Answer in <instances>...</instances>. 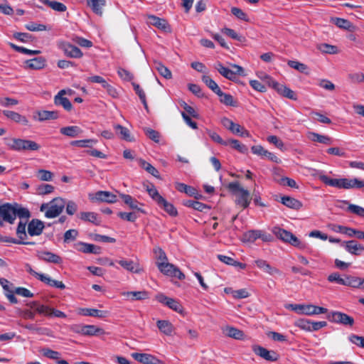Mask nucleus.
I'll return each mask as SVG.
<instances>
[{
	"instance_id": "1",
	"label": "nucleus",
	"mask_w": 364,
	"mask_h": 364,
	"mask_svg": "<svg viewBox=\"0 0 364 364\" xmlns=\"http://www.w3.org/2000/svg\"><path fill=\"white\" fill-rule=\"evenodd\" d=\"M319 179L326 185L338 188H361L364 187V181L358 178H331L326 175H321Z\"/></svg>"
},
{
	"instance_id": "2",
	"label": "nucleus",
	"mask_w": 364,
	"mask_h": 364,
	"mask_svg": "<svg viewBox=\"0 0 364 364\" xmlns=\"http://www.w3.org/2000/svg\"><path fill=\"white\" fill-rule=\"evenodd\" d=\"M4 141L9 149L16 151H38L41 148L38 143L28 139L5 137Z\"/></svg>"
},
{
	"instance_id": "3",
	"label": "nucleus",
	"mask_w": 364,
	"mask_h": 364,
	"mask_svg": "<svg viewBox=\"0 0 364 364\" xmlns=\"http://www.w3.org/2000/svg\"><path fill=\"white\" fill-rule=\"evenodd\" d=\"M65 201L62 198H53L50 203H43L40 207L41 212H45V216L48 218L58 217L63 210Z\"/></svg>"
},
{
	"instance_id": "4",
	"label": "nucleus",
	"mask_w": 364,
	"mask_h": 364,
	"mask_svg": "<svg viewBox=\"0 0 364 364\" xmlns=\"http://www.w3.org/2000/svg\"><path fill=\"white\" fill-rule=\"evenodd\" d=\"M272 231L278 238L283 240L284 242H289L291 245L300 249H305L306 247V243L300 241L291 232L284 229H282L279 227H274Z\"/></svg>"
},
{
	"instance_id": "5",
	"label": "nucleus",
	"mask_w": 364,
	"mask_h": 364,
	"mask_svg": "<svg viewBox=\"0 0 364 364\" xmlns=\"http://www.w3.org/2000/svg\"><path fill=\"white\" fill-rule=\"evenodd\" d=\"M230 191L233 193H239L236 203L241 205L243 208L249 206L250 203V193L240 186L238 182H231L228 186Z\"/></svg>"
},
{
	"instance_id": "6",
	"label": "nucleus",
	"mask_w": 364,
	"mask_h": 364,
	"mask_svg": "<svg viewBox=\"0 0 364 364\" xmlns=\"http://www.w3.org/2000/svg\"><path fill=\"white\" fill-rule=\"evenodd\" d=\"M15 203H6L0 205V226H3L4 223L14 224L16 220L15 217Z\"/></svg>"
},
{
	"instance_id": "7",
	"label": "nucleus",
	"mask_w": 364,
	"mask_h": 364,
	"mask_svg": "<svg viewBox=\"0 0 364 364\" xmlns=\"http://www.w3.org/2000/svg\"><path fill=\"white\" fill-rule=\"evenodd\" d=\"M157 267L159 271L165 275L176 277L180 280L185 279V274L182 273L180 269L173 264L166 262H158L156 263Z\"/></svg>"
},
{
	"instance_id": "8",
	"label": "nucleus",
	"mask_w": 364,
	"mask_h": 364,
	"mask_svg": "<svg viewBox=\"0 0 364 364\" xmlns=\"http://www.w3.org/2000/svg\"><path fill=\"white\" fill-rule=\"evenodd\" d=\"M58 48L63 50L65 55L71 58H80L82 57L83 53L81 50L77 46L71 44L70 43L60 41L57 43Z\"/></svg>"
},
{
	"instance_id": "9",
	"label": "nucleus",
	"mask_w": 364,
	"mask_h": 364,
	"mask_svg": "<svg viewBox=\"0 0 364 364\" xmlns=\"http://www.w3.org/2000/svg\"><path fill=\"white\" fill-rule=\"evenodd\" d=\"M327 318L332 323L352 326L354 324V318L348 314L341 311H332L327 315Z\"/></svg>"
},
{
	"instance_id": "10",
	"label": "nucleus",
	"mask_w": 364,
	"mask_h": 364,
	"mask_svg": "<svg viewBox=\"0 0 364 364\" xmlns=\"http://www.w3.org/2000/svg\"><path fill=\"white\" fill-rule=\"evenodd\" d=\"M115 262L129 272L139 274L143 272V268L141 267L138 261H134L125 257H119Z\"/></svg>"
},
{
	"instance_id": "11",
	"label": "nucleus",
	"mask_w": 364,
	"mask_h": 364,
	"mask_svg": "<svg viewBox=\"0 0 364 364\" xmlns=\"http://www.w3.org/2000/svg\"><path fill=\"white\" fill-rule=\"evenodd\" d=\"M156 299L159 302L167 306L168 308L175 311L176 312L180 314L183 313V308L178 301L168 297L164 294H157L156 296Z\"/></svg>"
},
{
	"instance_id": "12",
	"label": "nucleus",
	"mask_w": 364,
	"mask_h": 364,
	"mask_svg": "<svg viewBox=\"0 0 364 364\" xmlns=\"http://www.w3.org/2000/svg\"><path fill=\"white\" fill-rule=\"evenodd\" d=\"M251 151L254 154L259 156L262 158H267L269 161L277 164L281 163V160L274 154L266 150L261 145L252 146Z\"/></svg>"
},
{
	"instance_id": "13",
	"label": "nucleus",
	"mask_w": 364,
	"mask_h": 364,
	"mask_svg": "<svg viewBox=\"0 0 364 364\" xmlns=\"http://www.w3.org/2000/svg\"><path fill=\"white\" fill-rule=\"evenodd\" d=\"M341 245L344 247L348 252L353 255L358 256L364 252V245L354 240L344 241L342 242Z\"/></svg>"
},
{
	"instance_id": "14",
	"label": "nucleus",
	"mask_w": 364,
	"mask_h": 364,
	"mask_svg": "<svg viewBox=\"0 0 364 364\" xmlns=\"http://www.w3.org/2000/svg\"><path fill=\"white\" fill-rule=\"evenodd\" d=\"M75 332L81 333L84 336H97L102 335L105 333V331L95 325H85L78 326Z\"/></svg>"
},
{
	"instance_id": "15",
	"label": "nucleus",
	"mask_w": 364,
	"mask_h": 364,
	"mask_svg": "<svg viewBox=\"0 0 364 364\" xmlns=\"http://www.w3.org/2000/svg\"><path fill=\"white\" fill-rule=\"evenodd\" d=\"M91 200L107 203H114L117 201V196L109 191H99L95 193Z\"/></svg>"
},
{
	"instance_id": "16",
	"label": "nucleus",
	"mask_w": 364,
	"mask_h": 364,
	"mask_svg": "<svg viewBox=\"0 0 364 364\" xmlns=\"http://www.w3.org/2000/svg\"><path fill=\"white\" fill-rule=\"evenodd\" d=\"M66 94L65 90H60L54 97V104L57 106H62L66 111L70 112L73 108L70 101L64 95Z\"/></svg>"
},
{
	"instance_id": "17",
	"label": "nucleus",
	"mask_w": 364,
	"mask_h": 364,
	"mask_svg": "<svg viewBox=\"0 0 364 364\" xmlns=\"http://www.w3.org/2000/svg\"><path fill=\"white\" fill-rule=\"evenodd\" d=\"M44 227L41 220L33 219L28 224V232L31 236H38L42 233Z\"/></svg>"
},
{
	"instance_id": "18",
	"label": "nucleus",
	"mask_w": 364,
	"mask_h": 364,
	"mask_svg": "<svg viewBox=\"0 0 364 364\" xmlns=\"http://www.w3.org/2000/svg\"><path fill=\"white\" fill-rule=\"evenodd\" d=\"M132 355L136 360L144 364H162L160 360L148 353H134Z\"/></svg>"
},
{
	"instance_id": "19",
	"label": "nucleus",
	"mask_w": 364,
	"mask_h": 364,
	"mask_svg": "<svg viewBox=\"0 0 364 364\" xmlns=\"http://www.w3.org/2000/svg\"><path fill=\"white\" fill-rule=\"evenodd\" d=\"M252 350L255 354L267 360L275 361L277 359L275 352L269 351L260 346H254Z\"/></svg>"
},
{
	"instance_id": "20",
	"label": "nucleus",
	"mask_w": 364,
	"mask_h": 364,
	"mask_svg": "<svg viewBox=\"0 0 364 364\" xmlns=\"http://www.w3.org/2000/svg\"><path fill=\"white\" fill-rule=\"evenodd\" d=\"M121 198L123 200L124 203L127 205L131 209L136 210L142 213H145L144 210L140 208L143 206V203L139 202L136 199L128 194H120Z\"/></svg>"
},
{
	"instance_id": "21",
	"label": "nucleus",
	"mask_w": 364,
	"mask_h": 364,
	"mask_svg": "<svg viewBox=\"0 0 364 364\" xmlns=\"http://www.w3.org/2000/svg\"><path fill=\"white\" fill-rule=\"evenodd\" d=\"M38 257L40 259L43 260L46 262L53 264H61L63 259L58 255L53 253L49 251H41L38 253Z\"/></svg>"
},
{
	"instance_id": "22",
	"label": "nucleus",
	"mask_w": 364,
	"mask_h": 364,
	"mask_svg": "<svg viewBox=\"0 0 364 364\" xmlns=\"http://www.w3.org/2000/svg\"><path fill=\"white\" fill-rule=\"evenodd\" d=\"M3 114L8 119L16 123H19L24 126H29V121L28 120L26 117L21 115L18 112L11 110H4Z\"/></svg>"
},
{
	"instance_id": "23",
	"label": "nucleus",
	"mask_w": 364,
	"mask_h": 364,
	"mask_svg": "<svg viewBox=\"0 0 364 364\" xmlns=\"http://www.w3.org/2000/svg\"><path fill=\"white\" fill-rule=\"evenodd\" d=\"M59 117V114L58 111H48V110H41L37 111L36 112V115L33 116V118L39 122H43L46 120L50 119H56Z\"/></svg>"
},
{
	"instance_id": "24",
	"label": "nucleus",
	"mask_w": 364,
	"mask_h": 364,
	"mask_svg": "<svg viewBox=\"0 0 364 364\" xmlns=\"http://www.w3.org/2000/svg\"><path fill=\"white\" fill-rule=\"evenodd\" d=\"M87 6L96 15L102 16L103 14V8L106 5V0H87Z\"/></svg>"
},
{
	"instance_id": "25",
	"label": "nucleus",
	"mask_w": 364,
	"mask_h": 364,
	"mask_svg": "<svg viewBox=\"0 0 364 364\" xmlns=\"http://www.w3.org/2000/svg\"><path fill=\"white\" fill-rule=\"evenodd\" d=\"M255 263L258 268L270 275L281 274L280 271L277 268L272 267L266 260L259 259L255 260Z\"/></svg>"
},
{
	"instance_id": "26",
	"label": "nucleus",
	"mask_w": 364,
	"mask_h": 364,
	"mask_svg": "<svg viewBox=\"0 0 364 364\" xmlns=\"http://www.w3.org/2000/svg\"><path fill=\"white\" fill-rule=\"evenodd\" d=\"M77 250L83 253H92L100 255L101 253V247L93 244L80 242L77 244Z\"/></svg>"
},
{
	"instance_id": "27",
	"label": "nucleus",
	"mask_w": 364,
	"mask_h": 364,
	"mask_svg": "<svg viewBox=\"0 0 364 364\" xmlns=\"http://www.w3.org/2000/svg\"><path fill=\"white\" fill-rule=\"evenodd\" d=\"M79 314L85 316L105 318L108 316L107 311H101L95 309L82 308L79 309Z\"/></svg>"
},
{
	"instance_id": "28",
	"label": "nucleus",
	"mask_w": 364,
	"mask_h": 364,
	"mask_svg": "<svg viewBox=\"0 0 364 364\" xmlns=\"http://www.w3.org/2000/svg\"><path fill=\"white\" fill-rule=\"evenodd\" d=\"M280 202L285 206L296 210L301 209L303 206L300 200L290 196L282 197Z\"/></svg>"
},
{
	"instance_id": "29",
	"label": "nucleus",
	"mask_w": 364,
	"mask_h": 364,
	"mask_svg": "<svg viewBox=\"0 0 364 364\" xmlns=\"http://www.w3.org/2000/svg\"><path fill=\"white\" fill-rule=\"evenodd\" d=\"M78 217L80 220L90 222L95 225H99L101 222L98 215L94 212H81L78 214Z\"/></svg>"
},
{
	"instance_id": "30",
	"label": "nucleus",
	"mask_w": 364,
	"mask_h": 364,
	"mask_svg": "<svg viewBox=\"0 0 364 364\" xmlns=\"http://www.w3.org/2000/svg\"><path fill=\"white\" fill-rule=\"evenodd\" d=\"M214 68L218 71V73L224 77L230 80H235V73L233 70L223 66L220 62H218L215 64Z\"/></svg>"
},
{
	"instance_id": "31",
	"label": "nucleus",
	"mask_w": 364,
	"mask_h": 364,
	"mask_svg": "<svg viewBox=\"0 0 364 364\" xmlns=\"http://www.w3.org/2000/svg\"><path fill=\"white\" fill-rule=\"evenodd\" d=\"M46 59L43 57H37L26 61L27 68L34 70H40L45 67Z\"/></svg>"
},
{
	"instance_id": "32",
	"label": "nucleus",
	"mask_w": 364,
	"mask_h": 364,
	"mask_svg": "<svg viewBox=\"0 0 364 364\" xmlns=\"http://www.w3.org/2000/svg\"><path fill=\"white\" fill-rule=\"evenodd\" d=\"M224 333L230 337L237 340H242L245 337V333L242 331L232 326H227L223 329Z\"/></svg>"
},
{
	"instance_id": "33",
	"label": "nucleus",
	"mask_w": 364,
	"mask_h": 364,
	"mask_svg": "<svg viewBox=\"0 0 364 364\" xmlns=\"http://www.w3.org/2000/svg\"><path fill=\"white\" fill-rule=\"evenodd\" d=\"M148 18L149 23L150 24L156 26L159 29L166 31L169 28L167 21L164 18H161L155 16H149Z\"/></svg>"
},
{
	"instance_id": "34",
	"label": "nucleus",
	"mask_w": 364,
	"mask_h": 364,
	"mask_svg": "<svg viewBox=\"0 0 364 364\" xmlns=\"http://www.w3.org/2000/svg\"><path fill=\"white\" fill-rule=\"evenodd\" d=\"M122 295L132 301L144 300L148 298V293L146 291H126Z\"/></svg>"
},
{
	"instance_id": "35",
	"label": "nucleus",
	"mask_w": 364,
	"mask_h": 364,
	"mask_svg": "<svg viewBox=\"0 0 364 364\" xmlns=\"http://www.w3.org/2000/svg\"><path fill=\"white\" fill-rule=\"evenodd\" d=\"M308 138L312 141L323 144H331L332 143V140L328 136L321 135L315 132H309Z\"/></svg>"
},
{
	"instance_id": "36",
	"label": "nucleus",
	"mask_w": 364,
	"mask_h": 364,
	"mask_svg": "<svg viewBox=\"0 0 364 364\" xmlns=\"http://www.w3.org/2000/svg\"><path fill=\"white\" fill-rule=\"evenodd\" d=\"M157 327L160 331L166 336H171L173 331V326L167 320H159L157 321Z\"/></svg>"
},
{
	"instance_id": "37",
	"label": "nucleus",
	"mask_w": 364,
	"mask_h": 364,
	"mask_svg": "<svg viewBox=\"0 0 364 364\" xmlns=\"http://www.w3.org/2000/svg\"><path fill=\"white\" fill-rule=\"evenodd\" d=\"M39 1L55 11L58 12H64L66 11L67 7L63 3L56 1H50V0H39Z\"/></svg>"
},
{
	"instance_id": "38",
	"label": "nucleus",
	"mask_w": 364,
	"mask_h": 364,
	"mask_svg": "<svg viewBox=\"0 0 364 364\" xmlns=\"http://www.w3.org/2000/svg\"><path fill=\"white\" fill-rule=\"evenodd\" d=\"M114 130L117 132V134H120V136L122 139L127 141H134V138L131 136L129 130L120 124L114 125Z\"/></svg>"
},
{
	"instance_id": "39",
	"label": "nucleus",
	"mask_w": 364,
	"mask_h": 364,
	"mask_svg": "<svg viewBox=\"0 0 364 364\" xmlns=\"http://www.w3.org/2000/svg\"><path fill=\"white\" fill-rule=\"evenodd\" d=\"M60 132L62 134L70 137H76L82 133L80 128L77 126L65 127L61 128Z\"/></svg>"
},
{
	"instance_id": "40",
	"label": "nucleus",
	"mask_w": 364,
	"mask_h": 364,
	"mask_svg": "<svg viewBox=\"0 0 364 364\" xmlns=\"http://www.w3.org/2000/svg\"><path fill=\"white\" fill-rule=\"evenodd\" d=\"M328 312V309L323 307L317 306L313 304H307L305 308L306 315H318L321 314H326Z\"/></svg>"
},
{
	"instance_id": "41",
	"label": "nucleus",
	"mask_w": 364,
	"mask_h": 364,
	"mask_svg": "<svg viewBox=\"0 0 364 364\" xmlns=\"http://www.w3.org/2000/svg\"><path fill=\"white\" fill-rule=\"evenodd\" d=\"M176 188L177 191L185 193L189 196H195V198H198L196 196L197 191L195 188L188 186L183 183H176Z\"/></svg>"
},
{
	"instance_id": "42",
	"label": "nucleus",
	"mask_w": 364,
	"mask_h": 364,
	"mask_svg": "<svg viewBox=\"0 0 364 364\" xmlns=\"http://www.w3.org/2000/svg\"><path fill=\"white\" fill-rule=\"evenodd\" d=\"M160 208H163L171 216H176L178 211L172 203H168L164 198L157 204Z\"/></svg>"
},
{
	"instance_id": "43",
	"label": "nucleus",
	"mask_w": 364,
	"mask_h": 364,
	"mask_svg": "<svg viewBox=\"0 0 364 364\" xmlns=\"http://www.w3.org/2000/svg\"><path fill=\"white\" fill-rule=\"evenodd\" d=\"M41 281L52 287H55L60 289H64L65 288V284L62 282L52 279L46 274L41 276Z\"/></svg>"
},
{
	"instance_id": "44",
	"label": "nucleus",
	"mask_w": 364,
	"mask_h": 364,
	"mask_svg": "<svg viewBox=\"0 0 364 364\" xmlns=\"http://www.w3.org/2000/svg\"><path fill=\"white\" fill-rule=\"evenodd\" d=\"M139 163L140 166L145 171H146L149 173L156 177V178H160V174L159 171L151 164L141 159L139 160Z\"/></svg>"
},
{
	"instance_id": "45",
	"label": "nucleus",
	"mask_w": 364,
	"mask_h": 364,
	"mask_svg": "<svg viewBox=\"0 0 364 364\" xmlns=\"http://www.w3.org/2000/svg\"><path fill=\"white\" fill-rule=\"evenodd\" d=\"M259 230H251L245 232L242 235L244 242H254L256 240L260 237Z\"/></svg>"
},
{
	"instance_id": "46",
	"label": "nucleus",
	"mask_w": 364,
	"mask_h": 364,
	"mask_svg": "<svg viewBox=\"0 0 364 364\" xmlns=\"http://www.w3.org/2000/svg\"><path fill=\"white\" fill-rule=\"evenodd\" d=\"M287 65L290 68H294V69L298 70L299 72H300L301 73H304V74H306V75L309 74L308 66L306 64H304V63H300V62L296 61V60H289L287 62Z\"/></svg>"
},
{
	"instance_id": "47",
	"label": "nucleus",
	"mask_w": 364,
	"mask_h": 364,
	"mask_svg": "<svg viewBox=\"0 0 364 364\" xmlns=\"http://www.w3.org/2000/svg\"><path fill=\"white\" fill-rule=\"evenodd\" d=\"M97 142V141L94 139H82L73 141L70 142V145L82 148H91Z\"/></svg>"
},
{
	"instance_id": "48",
	"label": "nucleus",
	"mask_w": 364,
	"mask_h": 364,
	"mask_svg": "<svg viewBox=\"0 0 364 364\" xmlns=\"http://www.w3.org/2000/svg\"><path fill=\"white\" fill-rule=\"evenodd\" d=\"M155 69L159 73V74L166 79H171L172 74L171 70L163 65L161 62L154 63Z\"/></svg>"
},
{
	"instance_id": "49",
	"label": "nucleus",
	"mask_w": 364,
	"mask_h": 364,
	"mask_svg": "<svg viewBox=\"0 0 364 364\" xmlns=\"http://www.w3.org/2000/svg\"><path fill=\"white\" fill-rule=\"evenodd\" d=\"M202 81L216 95L221 93V90L218 84L208 75H203L202 77Z\"/></svg>"
},
{
	"instance_id": "50",
	"label": "nucleus",
	"mask_w": 364,
	"mask_h": 364,
	"mask_svg": "<svg viewBox=\"0 0 364 364\" xmlns=\"http://www.w3.org/2000/svg\"><path fill=\"white\" fill-rule=\"evenodd\" d=\"M360 277L346 276L344 278V286H348L353 288H360L361 287Z\"/></svg>"
},
{
	"instance_id": "51",
	"label": "nucleus",
	"mask_w": 364,
	"mask_h": 364,
	"mask_svg": "<svg viewBox=\"0 0 364 364\" xmlns=\"http://www.w3.org/2000/svg\"><path fill=\"white\" fill-rule=\"evenodd\" d=\"M342 203L348 205L347 211L364 218V208L357 205L350 204L348 200H343Z\"/></svg>"
},
{
	"instance_id": "52",
	"label": "nucleus",
	"mask_w": 364,
	"mask_h": 364,
	"mask_svg": "<svg viewBox=\"0 0 364 364\" xmlns=\"http://www.w3.org/2000/svg\"><path fill=\"white\" fill-rule=\"evenodd\" d=\"M146 191L148 192L149 196L158 204L161 200L164 198L162 197L157 189L156 188L154 184H151L150 186H146Z\"/></svg>"
},
{
	"instance_id": "53",
	"label": "nucleus",
	"mask_w": 364,
	"mask_h": 364,
	"mask_svg": "<svg viewBox=\"0 0 364 364\" xmlns=\"http://www.w3.org/2000/svg\"><path fill=\"white\" fill-rule=\"evenodd\" d=\"M30 306L34 308L36 311L40 314L50 316L51 308L48 306L39 304L37 301L31 303Z\"/></svg>"
},
{
	"instance_id": "54",
	"label": "nucleus",
	"mask_w": 364,
	"mask_h": 364,
	"mask_svg": "<svg viewBox=\"0 0 364 364\" xmlns=\"http://www.w3.org/2000/svg\"><path fill=\"white\" fill-rule=\"evenodd\" d=\"M15 217L17 216L21 219H28L31 217V213L29 210L26 208L21 207L19 204L15 203Z\"/></svg>"
},
{
	"instance_id": "55",
	"label": "nucleus",
	"mask_w": 364,
	"mask_h": 364,
	"mask_svg": "<svg viewBox=\"0 0 364 364\" xmlns=\"http://www.w3.org/2000/svg\"><path fill=\"white\" fill-rule=\"evenodd\" d=\"M230 132L235 134H239L240 136L250 137V132L239 124L233 123L232 129Z\"/></svg>"
},
{
	"instance_id": "56",
	"label": "nucleus",
	"mask_w": 364,
	"mask_h": 364,
	"mask_svg": "<svg viewBox=\"0 0 364 364\" xmlns=\"http://www.w3.org/2000/svg\"><path fill=\"white\" fill-rule=\"evenodd\" d=\"M220 97V101L228 106H236V102L233 100V97L230 94L224 93L221 91V93L218 94Z\"/></svg>"
},
{
	"instance_id": "57",
	"label": "nucleus",
	"mask_w": 364,
	"mask_h": 364,
	"mask_svg": "<svg viewBox=\"0 0 364 364\" xmlns=\"http://www.w3.org/2000/svg\"><path fill=\"white\" fill-rule=\"evenodd\" d=\"M133 87L135 92L139 96L141 102L144 105V108L148 110V105L146 100V95L143 89L140 87L139 85L133 83Z\"/></svg>"
},
{
	"instance_id": "58",
	"label": "nucleus",
	"mask_w": 364,
	"mask_h": 364,
	"mask_svg": "<svg viewBox=\"0 0 364 364\" xmlns=\"http://www.w3.org/2000/svg\"><path fill=\"white\" fill-rule=\"evenodd\" d=\"M26 222L20 221L16 228V235L21 240L24 241L27 237L26 232Z\"/></svg>"
},
{
	"instance_id": "59",
	"label": "nucleus",
	"mask_w": 364,
	"mask_h": 364,
	"mask_svg": "<svg viewBox=\"0 0 364 364\" xmlns=\"http://www.w3.org/2000/svg\"><path fill=\"white\" fill-rule=\"evenodd\" d=\"M227 141L228 142V145H231L233 149L237 150L240 153L245 154L247 151V147L245 145L241 144L237 139H230Z\"/></svg>"
},
{
	"instance_id": "60",
	"label": "nucleus",
	"mask_w": 364,
	"mask_h": 364,
	"mask_svg": "<svg viewBox=\"0 0 364 364\" xmlns=\"http://www.w3.org/2000/svg\"><path fill=\"white\" fill-rule=\"evenodd\" d=\"M41 353L43 356L52 359V360H58L60 359V353L58 351L51 350L50 348H43L41 350Z\"/></svg>"
},
{
	"instance_id": "61",
	"label": "nucleus",
	"mask_w": 364,
	"mask_h": 364,
	"mask_svg": "<svg viewBox=\"0 0 364 364\" xmlns=\"http://www.w3.org/2000/svg\"><path fill=\"white\" fill-rule=\"evenodd\" d=\"M318 48L322 52L328 54H335L338 52V48L335 46L329 45L327 43L320 44Z\"/></svg>"
},
{
	"instance_id": "62",
	"label": "nucleus",
	"mask_w": 364,
	"mask_h": 364,
	"mask_svg": "<svg viewBox=\"0 0 364 364\" xmlns=\"http://www.w3.org/2000/svg\"><path fill=\"white\" fill-rule=\"evenodd\" d=\"M295 326L299 328L306 331H311V321L305 318H300L295 321Z\"/></svg>"
},
{
	"instance_id": "63",
	"label": "nucleus",
	"mask_w": 364,
	"mask_h": 364,
	"mask_svg": "<svg viewBox=\"0 0 364 364\" xmlns=\"http://www.w3.org/2000/svg\"><path fill=\"white\" fill-rule=\"evenodd\" d=\"M38 178L43 181H50L53 178V173L47 170L40 169L37 172Z\"/></svg>"
},
{
	"instance_id": "64",
	"label": "nucleus",
	"mask_w": 364,
	"mask_h": 364,
	"mask_svg": "<svg viewBox=\"0 0 364 364\" xmlns=\"http://www.w3.org/2000/svg\"><path fill=\"white\" fill-rule=\"evenodd\" d=\"M348 340L357 346L364 348V336L351 334L349 336Z\"/></svg>"
}]
</instances>
